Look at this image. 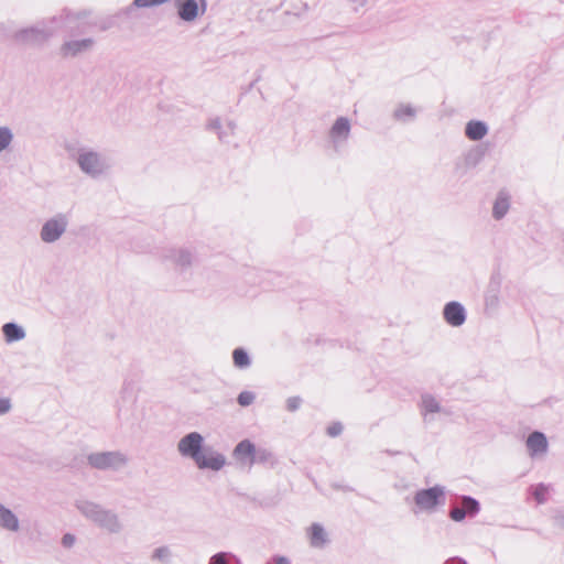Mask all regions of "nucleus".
Here are the masks:
<instances>
[{
	"mask_svg": "<svg viewBox=\"0 0 564 564\" xmlns=\"http://www.w3.org/2000/svg\"><path fill=\"white\" fill-rule=\"evenodd\" d=\"M178 454L191 459L200 470L219 471L226 464V456L205 444L204 436L198 432H189L177 442Z\"/></svg>",
	"mask_w": 564,
	"mask_h": 564,
	"instance_id": "obj_1",
	"label": "nucleus"
},
{
	"mask_svg": "<svg viewBox=\"0 0 564 564\" xmlns=\"http://www.w3.org/2000/svg\"><path fill=\"white\" fill-rule=\"evenodd\" d=\"M75 507L86 520L108 534L118 535L124 530L122 519L112 509L88 499L76 500Z\"/></svg>",
	"mask_w": 564,
	"mask_h": 564,
	"instance_id": "obj_2",
	"label": "nucleus"
},
{
	"mask_svg": "<svg viewBox=\"0 0 564 564\" xmlns=\"http://www.w3.org/2000/svg\"><path fill=\"white\" fill-rule=\"evenodd\" d=\"M76 163L80 171L91 178H99L110 170V164L107 158L90 149L79 150Z\"/></svg>",
	"mask_w": 564,
	"mask_h": 564,
	"instance_id": "obj_3",
	"label": "nucleus"
},
{
	"mask_svg": "<svg viewBox=\"0 0 564 564\" xmlns=\"http://www.w3.org/2000/svg\"><path fill=\"white\" fill-rule=\"evenodd\" d=\"M90 467L99 470L118 471L129 464V457L120 451L95 452L87 456Z\"/></svg>",
	"mask_w": 564,
	"mask_h": 564,
	"instance_id": "obj_4",
	"label": "nucleus"
},
{
	"mask_svg": "<svg viewBox=\"0 0 564 564\" xmlns=\"http://www.w3.org/2000/svg\"><path fill=\"white\" fill-rule=\"evenodd\" d=\"M69 226V217L67 214L57 213L47 218L40 229V239L44 243L57 242L67 231Z\"/></svg>",
	"mask_w": 564,
	"mask_h": 564,
	"instance_id": "obj_5",
	"label": "nucleus"
},
{
	"mask_svg": "<svg viewBox=\"0 0 564 564\" xmlns=\"http://www.w3.org/2000/svg\"><path fill=\"white\" fill-rule=\"evenodd\" d=\"M162 259L180 273L189 271L196 261L193 250L187 247L169 248L164 251Z\"/></svg>",
	"mask_w": 564,
	"mask_h": 564,
	"instance_id": "obj_6",
	"label": "nucleus"
},
{
	"mask_svg": "<svg viewBox=\"0 0 564 564\" xmlns=\"http://www.w3.org/2000/svg\"><path fill=\"white\" fill-rule=\"evenodd\" d=\"M444 497V487L434 486L429 489L419 490L414 496V502L421 511L431 512L443 502Z\"/></svg>",
	"mask_w": 564,
	"mask_h": 564,
	"instance_id": "obj_7",
	"label": "nucleus"
},
{
	"mask_svg": "<svg viewBox=\"0 0 564 564\" xmlns=\"http://www.w3.org/2000/svg\"><path fill=\"white\" fill-rule=\"evenodd\" d=\"M51 36V32L44 28L30 26L14 33V40L23 44H41Z\"/></svg>",
	"mask_w": 564,
	"mask_h": 564,
	"instance_id": "obj_8",
	"label": "nucleus"
},
{
	"mask_svg": "<svg viewBox=\"0 0 564 564\" xmlns=\"http://www.w3.org/2000/svg\"><path fill=\"white\" fill-rule=\"evenodd\" d=\"M234 459L243 467L251 468L256 463V446L249 440L239 442L232 451Z\"/></svg>",
	"mask_w": 564,
	"mask_h": 564,
	"instance_id": "obj_9",
	"label": "nucleus"
},
{
	"mask_svg": "<svg viewBox=\"0 0 564 564\" xmlns=\"http://www.w3.org/2000/svg\"><path fill=\"white\" fill-rule=\"evenodd\" d=\"M443 317L448 325L459 327L466 321V311L459 302L452 301L444 306Z\"/></svg>",
	"mask_w": 564,
	"mask_h": 564,
	"instance_id": "obj_10",
	"label": "nucleus"
},
{
	"mask_svg": "<svg viewBox=\"0 0 564 564\" xmlns=\"http://www.w3.org/2000/svg\"><path fill=\"white\" fill-rule=\"evenodd\" d=\"M0 529L11 533H17L21 529L19 517L2 502H0Z\"/></svg>",
	"mask_w": 564,
	"mask_h": 564,
	"instance_id": "obj_11",
	"label": "nucleus"
},
{
	"mask_svg": "<svg viewBox=\"0 0 564 564\" xmlns=\"http://www.w3.org/2000/svg\"><path fill=\"white\" fill-rule=\"evenodd\" d=\"M94 45L91 39L73 40L65 42L61 47V54L64 57H74L80 53L89 51Z\"/></svg>",
	"mask_w": 564,
	"mask_h": 564,
	"instance_id": "obj_12",
	"label": "nucleus"
},
{
	"mask_svg": "<svg viewBox=\"0 0 564 564\" xmlns=\"http://www.w3.org/2000/svg\"><path fill=\"white\" fill-rule=\"evenodd\" d=\"M175 6L181 20L193 22L199 17V8L196 0H176Z\"/></svg>",
	"mask_w": 564,
	"mask_h": 564,
	"instance_id": "obj_13",
	"label": "nucleus"
},
{
	"mask_svg": "<svg viewBox=\"0 0 564 564\" xmlns=\"http://www.w3.org/2000/svg\"><path fill=\"white\" fill-rule=\"evenodd\" d=\"M527 447L531 457L544 455L547 451V440L541 432H533L527 440Z\"/></svg>",
	"mask_w": 564,
	"mask_h": 564,
	"instance_id": "obj_14",
	"label": "nucleus"
},
{
	"mask_svg": "<svg viewBox=\"0 0 564 564\" xmlns=\"http://www.w3.org/2000/svg\"><path fill=\"white\" fill-rule=\"evenodd\" d=\"M350 133V122L345 117L336 119L329 130V138L334 143H339L348 139Z\"/></svg>",
	"mask_w": 564,
	"mask_h": 564,
	"instance_id": "obj_15",
	"label": "nucleus"
},
{
	"mask_svg": "<svg viewBox=\"0 0 564 564\" xmlns=\"http://www.w3.org/2000/svg\"><path fill=\"white\" fill-rule=\"evenodd\" d=\"M510 195L507 191H500L496 197L492 207V216L495 219L499 220L506 216L510 208Z\"/></svg>",
	"mask_w": 564,
	"mask_h": 564,
	"instance_id": "obj_16",
	"label": "nucleus"
},
{
	"mask_svg": "<svg viewBox=\"0 0 564 564\" xmlns=\"http://www.w3.org/2000/svg\"><path fill=\"white\" fill-rule=\"evenodd\" d=\"M421 409L425 421L433 420L432 414L442 412L440 402L431 394L422 395Z\"/></svg>",
	"mask_w": 564,
	"mask_h": 564,
	"instance_id": "obj_17",
	"label": "nucleus"
},
{
	"mask_svg": "<svg viewBox=\"0 0 564 564\" xmlns=\"http://www.w3.org/2000/svg\"><path fill=\"white\" fill-rule=\"evenodd\" d=\"M488 132V128L482 121H469L466 126L465 133L473 141L481 140Z\"/></svg>",
	"mask_w": 564,
	"mask_h": 564,
	"instance_id": "obj_18",
	"label": "nucleus"
},
{
	"mask_svg": "<svg viewBox=\"0 0 564 564\" xmlns=\"http://www.w3.org/2000/svg\"><path fill=\"white\" fill-rule=\"evenodd\" d=\"M2 332L7 343H13L24 339V329L15 323H7L2 326Z\"/></svg>",
	"mask_w": 564,
	"mask_h": 564,
	"instance_id": "obj_19",
	"label": "nucleus"
},
{
	"mask_svg": "<svg viewBox=\"0 0 564 564\" xmlns=\"http://www.w3.org/2000/svg\"><path fill=\"white\" fill-rule=\"evenodd\" d=\"M310 542L314 547H322L327 543V533L318 523H313L310 528Z\"/></svg>",
	"mask_w": 564,
	"mask_h": 564,
	"instance_id": "obj_20",
	"label": "nucleus"
},
{
	"mask_svg": "<svg viewBox=\"0 0 564 564\" xmlns=\"http://www.w3.org/2000/svg\"><path fill=\"white\" fill-rule=\"evenodd\" d=\"M14 142V132L9 126H0V155L9 152Z\"/></svg>",
	"mask_w": 564,
	"mask_h": 564,
	"instance_id": "obj_21",
	"label": "nucleus"
},
{
	"mask_svg": "<svg viewBox=\"0 0 564 564\" xmlns=\"http://www.w3.org/2000/svg\"><path fill=\"white\" fill-rule=\"evenodd\" d=\"M208 129L212 131H216L218 133L219 140L224 141L227 139L229 134H231L235 130V124L232 122H227L224 129L221 121L218 118L212 119L208 122Z\"/></svg>",
	"mask_w": 564,
	"mask_h": 564,
	"instance_id": "obj_22",
	"label": "nucleus"
},
{
	"mask_svg": "<svg viewBox=\"0 0 564 564\" xmlns=\"http://www.w3.org/2000/svg\"><path fill=\"white\" fill-rule=\"evenodd\" d=\"M345 6L349 9V11L356 14H364L371 0H341Z\"/></svg>",
	"mask_w": 564,
	"mask_h": 564,
	"instance_id": "obj_23",
	"label": "nucleus"
},
{
	"mask_svg": "<svg viewBox=\"0 0 564 564\" xmlns=\"http://www.w3.org/2000/svg\"><path fill=\"white\" fill-rule=\"evenodd\" d=\"M416 110L410 105H400L394 110V118L401 121H405L409 119H413L415 117Z\"/></svg>",
	"mask_w": 564,
	"mask_h": 564,
	"instance_id": "obj_24",
	"label": "nucleus"
},
{
	"mask_svg": "<svg viewBox=\"0 0 564 564\" xmlns=\"http://www.w3.org/2000/svg\"><path fill=\"white\" fill-rule=\"evenodd\" d=\"M234 364L238 368H247L250 365V358L242 348H237L232 352Z\"/></svg>",
	"mask_w": 564,
	"mask_h": 564,
	"instance_id": "obj_25",
	"label": "nucleus"
},
{
	"mask_svg": "<svg viewBox=\"0 0 564 564\" xmlns=\"http://www.w3.org/2000/svg\"><path fill=\"white\" fill-rule=\"evenodd\" d=\"M462 503H463V509L466 510V514L467 513L475 514L479 511L478 501L471 497L464 496L462 499Z\"/></svg>",
	"mask_w": 564,
	"mask_h": 564,
	"instance_id": "obj_26",
	"label": "nucleus"
},
{
	"mask_svg": "<svg viewBox=\"0 0 564 564\" xmlns=\"http://www.w3.org/2000/svg\"><path fill=\"white\" fill-rule=\"evenodd\" d=\"M171 550L167 546H161L153 552L152 557L162 563H169L171 560Z\"/></svg>",
	"mask_w": 564,
	"mask_h": 564,
	"instance_id": "obj_27",
	"label": "nucleus"
},
{
	"mask_svg": "<svg viewBox=\"0 0 564 564\" xmlns=\"http://www.w3.org/2000/svg\"><path fill=\"white\" fill-rule=\"evenodd\" d=\"M170 0H134L133 4L138 8H150L169 2Z\"/></svg>",
	"mask_w": 564,
	"mask_h": 564,
	"instance_id": "obj_28",
	"label": "nucleus"
},
{
	"mask_svg": "<svg viewBox=\"0 0 564 564\" xmlns=\"http://www.w3.org/2000/svg\"><path fill=\"white\" fill-rule=\"evenodd\" d=\"M254 401V394L250 391H243L238 395V403L241 406H248Z\"/></svg>",
	"mask_w": 564,
	"mask_h": 564,
	"instance_id": "obj_29",
	"label": "nucleus"
},
{
	"mask_svg": "<svg viewBox=\"0 0 564 564\" xmlns=\"http://www.w3.org/2000/svg\"><path fill=\"white\" fill-rule=\"evenodd\" d=\"M547 492V488L544 485H539L534 489V497L539 503H543L545 501V495Z\"/></svg>",
	"mask_w": 564,
	"mask_h": 564,
	"instance_id": "obj_30",
	"label": "nucleus"
},
{
	"mask_svg": "<svg viewBox=\"0 0 564 564\" xmlns=\"http://www.w3.org/2000/svg\"><path fill=\"white\" fill-rule=\"evenodd\" d=\"M301 398L300 397H291L286 400V409L291 412L296 411L301 405Z\"/></svg>",
	"mask_w": 564,
	"mask_h": 564,
	"instance_id": "obj_31",
	"label": "nucleus"
},
{
	"mask_svg": "<svg viewBox=\"0 0 564 564\" xmlns=\"http://www.w3.org/2000/svg\"><path fill=\"white\" fill-rule=\"evenodd\" d=\"M449 517L456 522L463 521L466 517V510L463 508H454L451 511Z\"/></svg>",
	"mask_w": 564,
	"mask_h": 564,
	"instance_id": "obj_32",
	"label": "nucleus"
},
{
	"mask_svg": "<svg viewBox=\"0 0 564 564\" xmlns=\"http://www.w3.org/2000/svg\"><path fill=\"white\" fill-rule=\"evenodd\" d=\"M209 564H228V554L221 552L213 555L209 560Z\"/></svg>",
	"mask_w": 564,
	"mask_h": 564,
	"instance_id": "obj_33",
	"label": "nucleus"
},
{
	"mask_svg": "<svg viewBox=\"0 0 564 564\" xmlns=\"http://www.w3.org/2000/svg\"><path fill=\"white\" fill-rule=\"evenodd\" d=\"M76 542V538L74 534H70V533H66L63 535L62 538V545L66 549H70L74 546Z\"/></svg>",
	"mask_w": 564,
	"mask_h": 564,
	"instance_id": "obj_34",
	"label": "nucleus"
},
{
	"mask_svg": "<svg viewBox=\"0 0 564 564\" xmlns=\"http://www.w3.org/2000/svg\"><path fill=\"white\" fill-rule=\"evenodd\" d=\"M343 431V425L340 423H333L330 426H328L327 429V433L329 436H337L341 433Z\"/></svg>",
	"mask_w": 564,
	"mask_h": 564,
	"instance_id": "obj_35",
	"label": "nucleus"
},
{
	"mask_svg": "<svg viewBox=\"0 0 564 564\" xmlns=\"http://www.w3.org/2000/svg\"><path fill=\"white\" fill-rule=\"evenodd\" d=\"M10 409L11 403L9 399H0V415L8 413Z\"/></svg>",
	"mask_w": 564,
	"mask_h": 564,
	"instance_id": "obj_36",
	"label": "nucleus"
},
{
	"mask_svg": "<svg viewBox=\"0 0 564 564\" xmlns=\"http://www.w3.org/2000/svg\"><path fill=\"white\" fill-rule=\"evenodd\" d=\"M275 564H289V560L286 557L280 556L275 560Z\"/></svg>",
	"mask_w": 564,
	"mask_h": 564,
	"instance_id": "obj_37",
	"label": "nucleus"
},
{
	"mask_svg": "<svg viewBox=\"0 0 564 564\" xmlns=\"http://www.w3.org/2000/svg\"><path fill=\"white\" fill-rule=\"evenodd\" d=\"M445 564H467V563L464 561H460V560L453 558V560L447 561Z\"/></svg>",
	"mask_w": 564,
	"mask_h": 564,
	"instance_id": "obj_38",
	"label": "nucleus"
},
{
	"mask_svg": "<svg viewBox=\"0 0 564 564\" xmlns=\"http://www.w3.org/2000/svg\"><path fill=\"white\" fill-rule=\"evenodd\" d=\"M557 523L561 528L564 529V514H561L560 517H557Z\"/></svg>",
	"mask_w": 564,
	"mask_h": 564,
	"instance_id": "obj_39",
	"label": "nucleus"
}]
</instances>
